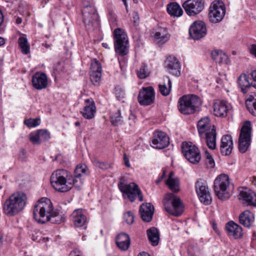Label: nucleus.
I'll return each mask as SVG.
<instances>
[{"mask_svg": "<svg viewBox=\"0 0 256 256\" xmlns=\"http://www.w3.org/2000/svg\"><path fill=\"white\" fill-rule=\"evenodd\" d=\"M212 57L216 63H226L228 56L221 50H214L212 52Z\"/></svg>", "mask_w": 256, "mask_h": 256, "instance_id": "nucleus-37", "label": "nucleus"}, {"mask_svg": "<svg viewBox=\"0 0 256 256\" xmlns=\"http://www.w3.org/2000/svg\"><path fill=\"white\" fill-rule=\"evenodd\" d=\"M204 134L207 146L211 150H214L216 148V132L215 126H213L212 130Z\"/></svg>", "mask_w": 256, "mask_h": 256, "instance_id": "nucleus-30", "label": "nucleus"}, {"mask_svg": "<svg viewBox=\"0 0 256 256\" xmlns=\"http://www.w3.org/2000/svg\"><path fill=\"white\" fill-rule=\"evenodd\" d=\"M174 174V172H170L166 184L171 190L174 192H177L180 190L179 180L178 178L173 177Z\"/></svg>", "mask_w": 256, "mask_h": 256, "instance_id": "nucleus-35", "label": "nucleus"}, {"mask_svg": "<svg viewBox=\"0 0 256 256\" xmlns=\"http://www.w3.org/2000/svg\"><path fill=\"white\" fill-rule=\"evenodd\" d=\"M250 53L256 57V44H252L250 48Z\"/></svg>", "mask_w": 256, "mask_h": 256, "instance_id": "nucleus-53", "label": "nucleus"}, {"mask_svg": "<svg viewBox=\"0 0 256 256\" xmlns=\"http://www.w3.org/2000/svg\"><path fill=\"white\" fill-rule=\"evenodd\" d=\"M165 66L170 74L176 76H180V62L174 56H168L165 61Z\"/></svg>", "mask_w": 256, "mask_h": 256, "instance_id": "nucleus-18", "label": "nucleus"}, {"mask_svg": "<svg viewBox=\"0 0 256 256\" xmlns=\"http://www.w3.org/2000/svg\"><path fill=\"white\" fill-rule=\"evenodd\" d=\"M109 14L110 16V19L112 21H115L116 20V16L115 14H113L112 12H110Z\"/></svg>", "mask_w": 256, "mask_h": 256, "instance_id": "nucleus-58", "label": "nucleus"}, {"mask_svg": "<svg viewBox=\"0 0 256 256\" xmlns=\"http://www.w3.org/2000/svg\"><path fill=\"white\" fill-rule=\"evenodd\" d=\"M252 126L250 121L246 122L240 130L238 140V149L244 153L248 149L251 140Z\"/></svg>", "mask_w": 256, "mask_h": 256, "instance_id": "nucleus-10", "label": "nucleus"}, {"mask_svg": "<svg viewBox=\"0 0 256 256\" xmlns=\"http://www.w3.org/2000/svg\"><path fill=\"white\" fill-rule=\"evenodd\" d=\"M213 126H214L210 124L208 118H204L200 120L198 122V130L200 137L202 138L204 134L212 130Z\"/></svg>", "mask_w": 256, "mask_h": 256, "instance_id": "nucleus-29", "label": "nucleus"}, {"mask_svg": "<svg viewBox=\"0 0 256 256\" xmlns=\"http://www.w3.org/2000/svg\"><path fill=\"white\" fill-rule=\"evenodd\" d=\"M40 120L38 118H28L24 121V124L28 128L36 127L40 124Z\"/></svg>", "mask_w": 256, "mask_h": 256, "instance_id": "nucleus-44", "label": "nucleus"}, {"mask_svg": "<svg viewBox=\"0 0 256 256\" xmlns=\"http://www.w3.org/2000/svg\"><path fill=\"white\" fill-rule=\"evenodd\" d=\"M132 19L134 23L136 25L139 22V14L138 12H134L132 14Z\"/></svg>", "mask_w": 256, "mask_h": 256, "instance_id": "nucleus-51", "label": "nucleus"}, {"mask_svg": "<svg viewBox=\"0 0 256 256\" xmlns=\"http://www.w3.org/2000/svg\"><path fill=\"white\" fill-rule=\"evenodd\" d=\"M142 219L146 222L152 220L154 212V207L150 203L141 205L140 208Z\"/></svg>", "mask_w": 256, "mask_h": 256, "instance_id": "nucleus-24", "label": "nucleus"}, {"mask_svg": "<svg viewBox=\"0 0 256 256\" xmlns=\"http://www.w3.org/2000/svg\"><path fill=\"white\" fill-rule=\"evenodd\" d=\"M148 239L153 246L158 245L160 240V234L158 230L152 227L147 230Z\"/></svg>", "mask_w": 256, "mask_h": 256, "instance_id": "nucleus-32", "label": "nucleus"}, {"mask_svg": "<svg viewBox=\"0 0 256 256\" xmlns=\"http://www.w3.org/2000/svg\"><path fill=\"white\" fill-rule=\"evenodd\" d=\"M29 138L30 140L34 144H40L42 142L38 130L30 133L29 135Z\"/></svg>", "mask_w": 256, "mask_h": 256, "instance_id": "nucleus-43", "label": "nucleus"}, {"mask_svg": "<svg viewBox=\"0 0 256 256\" xmlns=\"http://www.w3.org/2000/svg\"><path fill=\"white\" fill-rule=\"evenodd\" d=\"M102 78V72H90V78L92 84L94 86H98L100 84Z\"/></svg>", "mask_w": 256, "mask_h": 256, "instance_id": "nucleus-41", "label": "nucleus"}, {"mask_svg": "<svg viewBox=\"0 0 256 256\" xmlns=\"http://www.w3.org/2000/svg\"><path fill=\"white\" fill-rule=\"evenodd\" d=\"M154 39L158 42L164 43L170 38V34L166 28H159L154 34Z\"/></svg>", "mask_w": 256, "mask_h": 256, "instance_id": "nucleus-36", "label": "nucleus"}, {"mask_svg": "<svg viewBox=\"0 0 256 256\" xmlns=\"http://www.w3.org/2000/svg\"><path fill=\"white\" fill-rule=\"evenodd\" d=\"M166 10L168 14L173 16H180L183 14L182 9L180 6L176 2L168 4Z\"/></svg>", "mask_w": 256, "mask_h": 256, "instance_id": "nucleus-34", "label": "nucleus"}, {"mask_svg": "<svg viewBox=\"0 0 256 256\" xmlns=\"http://www.w3.org/2000/svg\"><path fill=\"white\" fill-rule=\"evenodd\" d=\"M189 33L194 40H199L204 37L206 34L205 24L202 21L194 22L189 29Z\"/></svg>", "mask_w": 256, "mask_h": 256, "instance_id": "nucleus-16", "label": "nucleus"}, {"mask_svg": "<svg viewBox=\"0 0 256 256\" xmlns=\"http://www.w3.org/2000/svg\"><path fill=\"white\" fill-rule=\"evenodd\" d=\"M118 187L122 193L123 196L127 198L131 202H134L135 200L136 196L140 202L143 200L142 191L134 182L127 184L124 180H120L118 184Z\"/></svg>", "mask_w": 256, "mask_h": 256, "instance_id": "nucleus-7", "label": "nucleus"}, {"mask_svg": "<svg viewBox=\"0 0 256 256\" xmlns=\"http://www.w3.org/2000/svg\"><path fill=\"white\" fill-rule=\"evenodd\" d=\"M228 175L224 174L218 176L214 182V190L218 198L222 200L228 199L232 193Z\"/></svg>", "mask_w": 256, "mask_h": 256, "instance_id": "nucleus-5", "label": "nucleus"}, {"mask_svg": "<svg viewBox=\"0 0 256 256\" xmlns=\"http://www.w3.org/2000/svg\"><path fill=\"white\" fill-rule=\"evenodd\" d=\"M69 256H81V254L78 250H74L70 254Z\"/></svg>", "mask_w": 256, "mask_h": 256, "instance_id": "nucleus-54", "label": "nucleus"}, {"mask_svg": "<svg viewBox=\"0 0 256 256\" xmlns=\"http://www.w3.org/2000/svg\"><path fill=\"white\" fill-rule=\"evenodd\" d=\"M138 256H150V255L146 252H142L139 254Z\"/></svg>", "mask_w": 256, "mask_h": 256, "instance_id": "nucleus-60", "label": "nucleus"}, {"mask_svg": "<svg viewBox=\"0 0 256 256\" xmlns=\"http://www.w3.org/2000/svg\"><path fill=\"white\" fill-rule=\"evenodd\" d=\"M87 170L86 164H79L74 170V176L67 170H57L51 176L52 186L56 190L61 192H68L72 186L76 190H80L83 186L84 176Z\"/></svg>", "mask_w": 256, "mask_h": 256, "instance_id": "nucleus-1", "label": "nucleus"}, {"mask_svg": "<svg viewBox=\"0 0 256 256\" xmlns=\"http://www.w3.org/2000/svg\"><path fill=\"white\" fill-rule=\"evenodd\" d=\"M96 164L100 168L102 169L106 168V166H105V164L103 162L96 161Z\"/></svg>", "mask_w": 256, "mask_h": 256, "instance_id": "nucleus-55", "label": "nucleus"}, {"mask_svg": "<svg viewBox=\"0 0 256 256\" xmlns=\"http://www.w3.org/2000/svg\"><path fill=\"white\" fill-rule=\"evenodd\" d=\"M226 229L228 235L232 236L234 239L241 238L243 236L242 227L232 221L229 222L226 224Z\"/></svg>", "mask_w": 256, "mask_h": 256, "instance_id": "nucleus-23", "label": "nucleus"}, {"mask_svg": "<svg viewBox=\"0 0 256 256\" xmlns=\"http://www.w3.org/2000/svg\"><path fill=\"white\" fill-rule=\"evenodd\" d=\"M252 182L256 186V177L253 178Z\"/></svg>", "mask_w": 256, "mask_h": 256, "instance_id": "nucleus-63", "label": "nucleus"}, {"mask_svg": "<svg viewBox=\"0 0 256 256\" xmlns=\"http://www.w3.org/2000/svg\"><path fill=\"white\" fill-rule=\"evenodd\" d=\"M110 122L112 124L115 126L122 124V116H121V113L120 110H116L115 112H113L111 114Z\"/></svg>", "mask_w": 256, "mask_h": 256, "instance_id": "nucleus-39", "label": "nucleus"}, {"mask_svg": "<svg viewBox=\"0 0 256 256\" xmlns=\"http://www.w3.org/2000/svg\"><path fill=\"white\" fill-rule=\"evenodd\" d=\"M233 148L232 138L230 135H226L222 137L220 146V152L222 155L228 156L231 152Z\"/></svg>", "mask_w": 256, "mask_h": 256, "instance_id": "nucleus-25", "label": "nucleus"}, {"mask_svg": "<svg viewBox=\"0 0 256 256\" xmlns=\"http://www.w3.org/2000/svg\"><path fill=\"white\" fill-rule=\"evenodd\" d=\"M154 100V91L152 87L143 88L139 92L138 101L141 105L148 106Z\"/></svg>", "mask_w": 256, "mask_h": 256, "instance_id": "nucleus-15", "label": "nucleus"}, {"mask_svg": "<svg viewBox=\"0 0 256 256\" xmlns=\"http://www.w3.org/2000/svg\"><path fill=\"white\" fill-rule=\"evenodd\" d=\"M38 132L42 142L46 141L50 138V133L48 130L42 129L38 130Z\"/></svg>", "mask_w": 256, "mask_h": 256, "instance_id": "nucleus-45", "label": "nucleus"}, {"mask_svg": "<svg viewBox=\"0 0 256 256\" xmlns=\"http://www.w3.org/2000/svg\"><path fill=\"white\" fill-rule=\"evenodd\" d=\"M80 125V122H76V123H75V126H79Z\"/></svg>", "mask_w": 256, "mask_h": 256, "instance_id": "nucleus-64", "label": "nucleus"}, {"mask_svg": "<svg viewBox=\"0 0 256 256\" xmlns=\"http://www.w3.org/2000/svg\"><path fill=\"white\" fill-rule=\"evenodd\" d=\"M18 44L23 54H28L30 52V46L25 36L24 35L18 38Z\"/></svg>", "mask_w": 256, "mask_h": 256, "instance_id": "nucleus-38", "label": "nucleus"}, {"mask_svg": "<svg viewBox=\"0 0 256 256\" xmlns=\"http://www.w3.org/2000/svg\"><path fill=\"white\" fill-rule=\"evenodd\" d=\"M27 200L26 195L18 192L12 194L4 202L2 206L4 213L8 216H14L24 208Z\"/></svg>", "mask_w": 256, "mask_h": 256, "instance_id": "nucleus-3", "label": "nucleus"}, {"mask_svg": "<svg viewBox=\"0 0 256 256\" xmlns=\"http://www.w3.org/2000/svg\"><path fill=\"white\" fill-rule=\"evenodd\" d=\"M205 156L206 157V164L208 167L212 168L215 166V163L212 156L209 154L207 150L206 151Z\"/></svg>", "mask_w": 256, "mask_h": 256, "instance_id": "nucleus-46", "label": "nucleus"}, {"mask_svg": "<svg viewBox=\"0 0 256 256\" xmlns=\"http://www.w3.org/2000/svg\"><path fill=\"white\" fill-rule=\"evenodd\" d=\"M115 51L120 55H126L128 51V40L126 34L120 28H116L114 32Z\"/></svg>", "mask_w": 256, "mask_h": 256, "instance_id": "nucleus-8", "label": "nucleus"}, {"mask_svg": "<svg viewBox=\"0 0 256 256\" xmlns=\"http://www.w3.org/2000/svg\"><path fill=\"white\" fill-rule=\"evenodd\" d=\"M4 44L5 40L2 37H0V46H3Z\"/></svg>", "mask_w": 256, "mask_h": 256, "instance_id": "nucleus-59", "label": "nucleus"}, {"mask_svg": "<svg viewBox=\"0 0 256 256\" xmlns=\"http://www.w3.org/2000/svg\"><path fill=\"white\" fill-rule=\"evenodd\" d=\"M238 85L240 88L241 91L244 94H246L252 86L248 80V78L246 74H242L238 78Z\"/></svg>", "mask_w": 256, "mask_h": 256, "instance_id": "nucleus-31", "label": "nucleus"}, {"mask_svg": "<svg viewBox=\"0 0 256 256\" xmlns=\"http://www.w3.org/2000/svg\"><path fill=\"white\" fill-rule=\"evenodd\" d=\"M84 106L81 114L86 119L90 120L92 118L96 112V107L95 102L92 98H87L84 100Z\"/></svg>", "mask_w": 256, "mask_h": 256, "instance_id": "nucleus-19", "label": "nucleus"}, {"mask_svg": "<svg viewBox=\"0 0 256 256\" xmlns=\"http://www.w3.org/2000/svg\"><path fill=\"white\" fill-rule=\"evenodd\" d=\"M239 196V198L245 202L248 205L256 206V194L252 190L242 188Z\"/></svg>", "mask_w": 256, "mask_h": 256, "instance_id": "nucleus-21", "label": "nucleus"}, {"mask_svg": "<svg viewBox=\"0 0 256 256\" xmlns=\"http://www.w3.org/2000/svg\"><path fill=\"white\" fill-rule=\"evenodd\" d=\"M32 84L33 86L37 90L46 88L48 85L46 75L43 72H36L32 76Z\"/></svg>", "mask_w": 256, "mask_h": 256, "instance_id": "nucleus-22", "label": "nucleus"}, {"mask_svg": "<svg viewBox=\"0 0 256 256\" xmlns=\"http://www.w3.org/2000/svg\"><path fill=\"white\" fill-rule=\"evenodd\" d=\"M169 144V138L165 132L156 131L154 133L151 144L154 148L162 149L168 146Z\"/></svg>", "mask_w": 256, "mask_h": 256, "instance_id": "nucleus-14", "label": "nucleus"}, {"mask_svg": "<svg viewBox=\"0 0 256 256\" xmlns=\"http://www.w3.org/2000/svg\"><path fill=\"white\" fill-rule=\"evenodd\" d=\"M224 5L222 2L214 1L211 4L208 14L209 19L214 23L220 22L225 14Z\"/></svg>", "mask_w": 256, "mask_h": 256, "instance_id": "nucleus-12", "label": "nucleus"}, {"mask_svg": "<svg viewBox=\"0 0 256 256\" xmlns=\"http://www.w3.org/2000/svg\"><path fill=\"white\" fill-rule=\"evenodd\" d=\"M231 106L229 103L226 101L217 100L214 104V114L216 116L225 117Z\"/></svg>", "mask_w": 256, "mask_h": 256, "instance_id": "nucleus-20", "label": "nucleus"}, {"mask_svg": "<svg viewBox=\"0 0 256 256\" xmlns=\"http://www.w3.org/2000/svg\"><path fill=\"white\" fill-rule=\"evenodd\" d=\"M4 15L2 12V11L0 9V26L2 25L3 22H4Z\"/></svg>", "mask_w": 256, "mask_h": 256, "instance_id": "nucleus-57", "label": "nucleus"}, {"mask_svg": "<svg viewBox=\"0 0 256 256\" xmlns=\"http://www.w3.org/2000/svg\"><path fill=\"white\" fill-rule=\"evenodd\" d=\"M250 75L253 80V82H252V86L256 88V70H252Z\"/></svg>", "mask_w": 256, "mask_h": 256, "instance_id": "nucleus-49", "label": "nucleus"}, {"mask_svg": "<svg viewBox=\"0 0 256 256\" xmlns=\"http://www.w3.org/2000/svg\"><path fill=\"white\" fill-rule=\"evenodd\" d=\"M196 188L200 201L206 206L210 204L212 199L208 187L202 182L197 181L196 183Z\"/></svg>", "mask_w": 256, "mask_h": 256, "instance_id": "nucleus-17", "label": "nucleus"}, {"mask_svg": "<svg viewBox=\"0 0 256 256\" xmlns=\"http://www.w3.org/2000/svg\"><path fill=\"white\" fill-rule=\"evenodd\" d=\"M247 108L252 115L256 116V101L253 103L247 104Z\"/></svg>", "mask_w": 256, "mask_h": 256, "instance_id": "nucleus-48", "label": "nucleus"}, {"mask_svg": "<svg viewBox=\"0 0 256 256\" xmlns=\"http://www.w3.org/2000/svg\"><path fill=\"white\" fill-rule=\"evenodd\" d=\"M22 22V20L21 18H18L16 20V22L18 24H20Z\"/></svg>", "mask_w": 256, "mask_h": 256, "instance_id": "nucleus-61", "label": "nucleus"}, {"mask_svg": "<svg viewBox=\"0 0 256 256\" xmlns=\"http://www.w3.org/2000/svg\"><path fill=\"white\" fill-rule=\"evenodd\" d=\"M150 74V72L148 70V66L144 64H142L137 71L138 76L140 79H144L148 77Z\"/></svg>", "mask_w": 256, "mask_h": 256, "instance_id": "nucleus-40", "label": "nucleus"}, {"mask_svg": "<svg viewBox=\"0 0 256 256\" xmlns=\"http://www.w3.org/2000/svg\"><path fill=\"white\" fill-rule=\"evenodd\" d=\"M33 215L35 220L42 224L48 222L60 224L65 219L62 212L54 211L51 200L46 198H42L36 202L33 210Z\"/></svg>", "mask_w": 256, "mask_h": 256, "instance_id": "nucleus-2", "label": "nucleus"}, {"mask_svg": "<svg viewBox=\"0 0 256 256\" xmlns=\"http://www.w3.org/2000/svg\"><path fill=\"white\" fill-rule=\"evenodd\" d=\"M102 72V66L98 60H96V59H94L91 62L90 73H95L96 72Z\"/></svg>", "mask_w": 256, "mask_h": 256, "instance_id": "nucleus-42", "label": "nucleus"}, {"mask_svg": "<svg viewBox=\"0 0 256 256\" xmlns=\"http://www.w3.org/2000/svg\"><path fill=\"white\" fill-rule=\"evenodd\" d=\"M72 220L74 225L78 227L82 226L86 222V218L80 209L76 210L72 212Z\"/></svg>", "mask_w": 256, "mask_h": 256, "instance_id": "nucleus-27", "label": "nucleus"}, {"mask_svg": "<svg viewBox=\"0 0 256 256\" xmlns=\"http://www.w3.org/2000/svg\"><path fill=\"white\" fill-rule=\"evenodd\" d=\"M163 204L166 210L174 216H180L184 212V206L180 198L172 193L164 196Z\"/></svg>", "mask_w": 256, "mask_h": 256, "instance_id": "nucleus-6", "label": "nucleus"}, {"mask_svg": "<svg viewBox=\"0 0 256 256\" xmlns=\"http://www.w3.org/2000/svg\"><path fill=\"white\" fill-rule=\"evenodd\" d=\"M254 101H256V94L250 95L246 100V104L253 103Z\"/></svg>", "mask_w": 256, "mask_h": 256, "instance_id": "nucleus-50", "label": "nucleus"}, {"mask_svg": "<svg viewBox=\"0 0 256 256\" xmlns=\"http://www.w3.org/2000/svg\"><path fill=\"white\" fill-rule=\"evenodd\" d=\"M166 176V172L164 170L162 174L156 180V184H158Z\"/></svg>", "mask_w": 256, "mask_h": 256, "instance_id": "nucleus-56", "label": "nucleus"}, {"mask_svg": "<svg viewBox=\"0 0 256 256\" xmlns=\"http://www.w3.org/2000/svg\"><path fill=\"white\" fill-rule=\"evenodd\" d=\"M239 221L244 226L249 228L252 226L254 222V214L249 210H245L240 215Z\"/></svg>", "mask_w": 256, "mask_h": 256, "instance_id": "nucleus-26", "label": "nucleus"}, {"mask_svg": "<svg viewBox=\"0 0 256 256\" xmlns=\"http://www.w3.org/2000/svg\"><path fill=\"white\" fill-rule=\"evenodd\" d=\"M116 244L118 248L122 250H126L130 246V238L126 233L119 234L116 238Z\"/></svg>", "mask_w": 256, "mask_h": 256, "instance_id": "nucleus-28", "label": "nucleus"}, {"mask_svg": "<svg viewBox=\"0 0 256 256\" xmlns=\"http://www.w3.org/2000/svg\"><path fill=\"white\" fill-rule=\"evenodd\" d=\"M134 218V214L130 211L127 212L124 214V219L126 222L128 224H132L133 223Z\"/></svg>", "mask_w": 256, "mask_h": 256, "instance_id": "nucleus-47", "label": "nucleus"}, {"mask_svg": "<svg viewBox=\"0 0 256 256\" xmlns=\"http://www.w3.org/2000/svg\"><path fill=\"white\" fill-rule=\"evenodd\" d=\"M98 14L91 5H87L82 9V20L86 28L92 30L99 24Z\"/></svg>", "mask_w": 256, "mask_h": 256, "instance_id": "nucleus-9", "label": "nucleus"}, {"mask_svg": "<svg viewBox=\"0 0 256 256\" xmlns=\"http://www.w3.org/2000/svg\"><path fill=\"white\" fill-rule=\"evenodd\" d=\"M102 46L106 48H109L108 44L107 43H102Z\"/></svg>", "mask_w": 256, "mask_h": 256, "instance_id": "nucleus-62", "label": "nucleus"}, {"mask_svg": "<svg viewBox=\"0 0 256 256\" xmlns=\"http://www.w3.org/2000/svg\"><path fill=\"white\" fill-rule=\"evenodd\" d=\"M172 82L168 76L164 78V82L159 84V90L160 94L164 96H168L171 91Z\"/></svg>", "mask_w": 256, "mask_h": 256, "instance_id": "nucleus-33", "label": "nucleus"}, {"mask_svg": "<svg viewBox=\"0 0 256 256\" xmlns=\"http://www.w3.org/2000/svg\"><path fill=\"white\" fill-rule=\"evenodd\" d=\"M182 152L185 158L194 164L198 163L201 159L198 148L192 142H184L182 144Z\"/></svg>", "mask_w": 256, "mask_h": 256, "instance_id": "nucleus-11", "label": "nucleus"}, {"mask_svg": "<svg viewBox=\"0 0 256 256\" xmlns=\"http://www.w3.org/2000/svg\"><path fill=\"white\" fill-rule=\"evenodd\" d=\"M124 160L125 166L126 167L130 168V164L129 162V159L126 154H124Z\"/></svg>", "mask_w": 256, "mask_h": 256, "instance_id": "nucleus-52", "label": "nucleus"}, {"mask_svg": "<svg viewBox=\"0 0 256 256\" xmlns=\"http://www.w3.org/2000/svg\"><path fill=\"white\" fill-rule=\"evenodd\" d=\"M182 7L188 15L195 16L204 9V2L202 0H187L182 4Z\"/></svg>", "mask_w": 256, "mask_h": 256, "instance_id": "nucleus-13", "label": "nucleus"}, {"mask_svg": "<svg viewBox=\"0 0 256 256\" xmlns=\"http://www.w3.org/2000/svg\"><path fill=\"white\" fill-rule=\"evenodd\" d=\"M202 103L200 98L196 95H184L178 100V108L182 114H194Z\"/></svg>", "mask_w": 256, "mask_h": 256, "instance_id": "nucleus-4", "label": "nucleus"}]
</instances>
